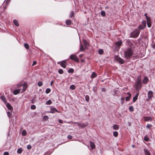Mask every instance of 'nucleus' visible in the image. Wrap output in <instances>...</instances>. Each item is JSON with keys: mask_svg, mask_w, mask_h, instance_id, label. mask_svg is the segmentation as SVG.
I'll return each mask as SVG.
<instances>
[{"mask_svg": "<svg viewBox=\"0 0 155 155\" xmlns=\"http://www.w3.org/2000/svg\"><path fill=\"white\" fill-rule=\"evenodd\" d=\"M130 97V96H128V97H126V101H128L129 100Z\"/></svg>", "mask_w": 155, "mask_h": 155, "instance_id": "nucleus-52", "label": "nucleus"}, {"mask_svg": "<svg viewBox=\"0 0 155 155\" xmlns=\"http://www.w3.org/2000/svg\"><path fill=\"white\" fill-rule=\"evenodd\" d=\"M25 47L27 49H28L29 48V46L28 44L25 43L24 44Z\"/></svg>", "mask_w": 155, "mask_h": 155, "instance_id": "nucleus-29", "label": "nucleus"}, {"mask_svg": "<svg viewBox=\"0 0 155 155\" xmlns=\"http://www.w3.org/2000/svg\"><path fill=\"white\" fill-rule=\"evenodd\" d=\"M43 118L44 120H46L48 119V117L47 116H43Z\"/></svg>", "mask_w": 155, "mask_h": 155, "instance_id": "nucleus-34", "label": "nucleus"}, {"mask_svg": "<svg viewBox=\"0 0 155 155\" xmlns=\"http://www.w3.org/2000/svg\"><path fill=\"white\" fill-rule=\"evenodd\" d=\"M52 103V101L50 100H49L46 101V104L47 105H50Z\"/></svg>", "mask_w": 155, "mask_h": 155, "instance_id": "nucleus-28", "label": "nucleus"}, {"mask_svg": "<svg viewBox=\"0 0 155 155\" xmlns=\"http://www.w3.org/2000/svg\"><path fill=\"white\" fill-rule=\"evenodd\" d=\"M113 135L114 137H117L118 135V133L117 131H114L113 132Z\"/></svg>", "mask_w": 155, "mask_h": 155, "instance_id": "nucleus-24", "label": "nucleus"}, {"mask_svg": "<svg viewBox=\"0 0 155 155\" xmlns=\"http://www.w3.org/2000/svg\"><path fill=\"white\" fill-rule=\"evenodd\" d=\"M68 72L69 73H73L74 72V70L72 68L70 69Z\"/></svg>", "mask_w": 155, "mask_h": 155, "instance_id": "nucleus-30", "label": "nucleus"}, {"mask_svg": "<svg viewBox=\"0 0 155 155\" xmlns=\"http://www.w3.org/2000/svg\"><path fill=\"white\" fill-rule=\"evenodd\" d=\"M90 145L91 147V148L92 150H93L95 148V145L94 144V142H92V141H90Z\"/></svg>", "mask_w": 155, "mask_h": 155, "instance_id": "nucleus-11", "label": "nucleus"}, {"mask_svg": "<svg viewBox=\"0 0 155 155\" xmlns=\"http://www.w3.org/2000/svg\"><path fill=\"white\" fill-rule=\"evenodd\" d=\"M53 81H51V86H52L53 84Z\"/></svg>", "mask_w": 155, "mask_h": 155, "instance_id": "nucleus-61", "label": "nucleus"}, {"mask_svg": "<svg viewBox=\"0 0 155 155\" xmlns=\"http://www.w3.org/2000/svg\"><path fill=\"white\" fill-rule=\"evenodd\" d=\"M27 148L28 149H30L31 148V147L30 145H28L27 146Z\"/></svg>", "mask_w": 155, "mask_h": 155, "instance_id": "nucleus-53", "label": "nucleus"}, {"mask_svg": "<svg viewBox=\"0 0 155 155\" xmlns=\"http://www.w3.org/2000/svg\"><path fill=\"white\" fill-rule=\"evenodd\" d=\"M42 82L41 81L39 82L38 83V86L39 87H41L42 85Z\"/></svg>", "mask_w": 155, "mask_h": 155, "instance_id": "nucleus-42", "label": "nucleus"}, {"mask_svg": "<svg viewBox=\"0 0 155 155\" xmlns=\"http://www.w3.org/2000/svg\"><path fill=\"white\" fill-rule=\"evenodd\" d=\"M145 27H144V26L143 27H142V26L141 25H139V26H138V28L139 29H143Z\"/></svg>", "mask_w": 155, "mask_h": 155, "instance_id": "nucleus-48", "label": "nucleus"}, {"mask_svg": "<svg viewBox=\"0 0 155 155\" xmlns=\"http://www.w3.org/2000/svg\"><path fill=\"white\" fill-rule=\"evenodd\" d=\"M1 99L5 103H6L7 101L6 98L4 96H2L1 97Z\"/></svg>", "mask_w": 155, "mask_h": 155, "instance_id": "nucleus-21", "label": "nucleus"}, {"mask_svg": "<svg viewBox=\"0 0 155 155\" xmlns=\"http://www.w3.org/2000/svg\"><path fill=\"white\" fill-rule=\"evenodd\" d=\"M132 147H134V146L133 145V146H132Z\"/></svg>", "mask_w": 155, "mask_h": 155, "instance_id": "nucleus-64", "label": "nucleus"}, {"mask_svg": "<svg viewBox=\"0 0 155 155\" xmlns=\"http://www.w3.org/2000/svg\"><path fill=\"white\" fill-rule=\"evenodd\" d=\"M139 93H137L136 95L133 98V101L134 102H135L137 99L139 95Z\"/></svg>", "mask_w": 155, "mask_h": 155, "instance_id": "nucleus-15", "label": "nucleus"}, {"mask_svg": "<svg viewBox=\"0 0 155 155\" xmlns=\"http://www.w3.org/2000/svg\"><path fill=\"white\" fill-rule=\"evenodd\" d=\"M83 41L84 44L85 45V47L87 48L89 46V44L87 41L85 39H83Z\"/></svg>", "mask_w": 155, "mask_h": 155, "instance_id": "nucleus-10", "label": "nucleus"}, {"mask_svg": "<svg viewBox=\"0 0 155 155\" xmlns=\"http://www.w3.org/2000/svg\"><path fill=\"white\" fill-rule=\"evenodd\" d=\"M85 100H86L87 101H89V96L87 95H86V96H85Z\"/></svg>", "mask_w": 155, "mask_h": 155, "instance_id": "nucleus-37", "label": "nucleus"}, {"mask_svg": "<svg viewBox=\"0 0 155 155\" xmlns=\"http://www.w3.org/2000/svg\"><path fill=\"white\" fill-rule=\"evenodd\" d=\"M70 57L71 60H73L77 62H79V59L76 55L71 54L70 56Z\"/></svg>", "mask_w": 155, "mask_h": 155, "instance_id": "nucleus-5", "label": "nucleus"}, {"mask_svg": "<svg viewBox=\"0 0 155 155\" xmlns=\"http://www.w3.org/2000/svg\"><path fill=\"white\" fill-rule=\"evenodd\" d=\"M22 134L23 136H25L26 134V132L25 130H23L22 132Z\"/></svg>", "mask_w": 155, "mask_h": 155, "instance_id": "nucleus-40", "label": "nucleus"}, {"mask_svg": "<svg viewBox=\"0 0 155 155\" xmlns=\"http://www.w3.org/2000/svg\"><path fill=\"white\" fill-rule=\"evenodd\" d=\"M22 151V150L21 148H19L17 150V153H21Z\"/></svg>", "mask_w": 155, "mask_h": 155, "instance_id": "nucleus-33", "label": "nucleus"}, {"mask_svg": "<svg viewBox=\"0 0 155 155\" xmlns=\"http://www.w3.org/2000/svg\"><path fill=\"white\" fill-rule=\"evenodd\" d=\"M147 21V22H150V18L149 17H147L146 18Z\"/></svg>", "mask_w": 155, "mask_h": 155, "instance_id": "nucleus-44", "label": "nucleus"}, {"mask_svg": "<svg viewBox=\"0 0 155 155\" xmlns=\"http://www.w3.org/2000/svg\"><path fill=\"white\" fill-rule=\"evenodd\" d=\"M80 50L81 51H83L84 50V46L82 45H80Z\"/></svg>", "mask_w": 155, "mask_h": 155, "instance_id": "nucleus-25", "label": "nucleus"}, {"mask_svg": "<svg viewBox=\"0 0 155 155\" xmlns=\"http://www.w3.org/2000/svg\"><path fill=\"white\" fill-rule=\"evenodd\" d=\"M144 16L146 17V18H147V17H148L147 16V13L144 14Z\"/></svg>", "mask_w": 155, "mask_h": 155, "instance_id": "nucleus-58", "label": "nucleus"}, {"mask_svg": "<svg viewBox=\"0 0 155 155\" xmlns=\"http://www.w3.org/2000/svg\"><path fill=\"white\" fill-rule=\"evenodd\" d=\"M113 128L114 130H117L119 129V127L117 125L114 124L113 126Z\"/></svg>", "mask_w": 155, "mask_h": 155, "instance_id": "nucleus-19", "label": "nucleus"}, {"mask_svg": "<svg viewBox=\"0 0 155 155\" xmlns=\"http://www.w3.org/2000/svg\"><path fill=\"white\" fill-rule=\"evenodd\" d=\"M51 89L49 88H47L46 90V91H45V92H46V93H47V94H48L49 93L50 91H51Z\"/></svg>", "mask_w": 155, "mask_h": 155, "instance_id": "nucleus-38", "label": "nucleus"}, {"mask_svg": "<svg viewBox=\"0 0 155 155\" xmlns=\"http://www.w3.org/2000/svg\"><path fill=\"white\" fill-rule=\"evenodd\" d=\"M148 81L149 79L147 77L145 76L144 77V79L143 80V83L146 84L148 82Z\"/></svg>", "mask_w": 155, "mask_h": 155, "instance_id": "nucleus-12", "label": "nucleus"}, {"mask_svg": "<svg viewBox=\"0 0 155 155\" xmlns=\"http://www.w3.org/2000/svg\"><path fill=\"white\" fill-rule=\"evenodd\" d=\"M133 51L132 49L128 48L125 51L124 56L125 58L127 59H130L133 55Z\"/></svg>", "mask_w": 155, "mask_h": 155, "instance_id": "nucleus-1", "label": "nucleus"}, {"mask_svg": "<svg viewBox=\"0 0 155 155\" xmlns=\"http://www.w3.org/2000/svg\"><path fill=\"white\" fill-rule=\"evenodd\" d=\"M136 85V90H139L140 89L142 86L140 77L139 76L138 77Z\"/></svg>", "mask_w": 155, "mask_h": 155, "instance_id": "nucleus-2", "label": "nucleus"}, {"mask_svg": "<svg viewBox=\"0 0 155 155\" xmlns=\"http://www.w3.org/2000/svg\"><path fill=\"white\" fill-rule=\"evenodd\" d=\"M6 107L8 109L10 110H11L13 109V108L12 106L10 105L9 103H8L6 105Z\"/></svg>", "mask_w": 155, "mask_h": 155, "instance_id": "nucleus-20", "label": "nucleus"}, {"mask_svg": "<svg viewBox=\"0 0 155 155\" xmlns=\"http://www.w3.org/2000/svg\"><path fill=\"white\" fill-rule=\"evenodd\" d=\"M72 137H73L71 135H68V138L69 139H72Z\"/></svg>", "mask_w": 155, "mask_h": 155, "instance_id": "nucleus-50", "label": "nucleus"}, {"mask_svg": "<svg viewBox=\"0 0 155 155\" xmlns=\"http://www.w3.org/2000/svg\"><path fill=\"white\" fill-rule=\"evenodd\" d=\"M114 58L117 61L121 64H123L124 63V60L122 58L117 56H116L114 57Z\"/></svg>", "mask_w": 155, "mask_h": 155, "instance_id": "nucleus-4", "label": "nucleus"}, {"mask_svg": "<svg viewBox=\"0 0 155 155\" xmlns=\"http://www.w3.org/2000/svg\"><path fill=\"white\" fill-rule=\"evenodd\" d=\"M144 151L145 155H150V152L148 149H144Z\"/></svg>", "mask_w": 155, "mask_h": 155, "instance_id": "nucleus-16", "label": "nucleus"}, {"mask_svg": "<svg viewBox=\"0 0 155 155\" xmlns=\"http://www.w3.org/2000/svg\"><path fill=\"white\" fill-rule=\"evenodd\" d=\"M129 110L131 112H132L134 110V107L133 106H131L129 107Z\"/></svg>", "mask_w": 155, "mask_h": 155, "instance_id": "nucleus-27", "label": "nucleus"}, {"mask_svg": "<svg viewBox=\"0 0 155 155\" xmlns=\"http://www.w3.org/2000/svg\"><path fill=\"white\" fill-rule=\"evenodd\" d=\"M153 96V92L151 91H149L148 93V97L149 99L152 98Z\"/></svg>", "mask_w": 155, "mask_h": 155, "instance_id": "nucleus-9", "label": "nucleus"}, {"mask_svg": "<svg viewBox=\"0 0 155 155\" xmlns=\"http://www.w3.org/2000/svg\"><path fill=\"white\" fill-rule=\"evenodd\" d=\"M144 140L146 141H148L149 140V139L147 137V136H145L144 137Z\"/></svg>", "mask_w": 155, "mask_h": 155, "instance_id": "nucleus-32", "label": "nucleus"}, {"mask_svg": "<svg viewBox=\"0 0 155 155\" xmlns=\"http://www.w3.org/2000/svg\"><path fill=\"white\" fill-rule=\"evenodd\" d=\"M15 25L16 26H18L19 25L18 21L16 20H14L13 21Z\"/></svg>", "mask_w": 155, "mask_h": 155, "instance_id": "nucleus-22", "label": "nucleus"}, {"mask_svg": "<svg viewBox=\"0 0 155 155\" xmlns=\"http://www.w3.org/2000/svg\"><path fill=\"white\" fill-rule=\"evenodd\" d=\"M144 120L146 121H151L152 120V117H143Z\"/></svg>", "mask_w": 155, "mask_h": 155, "instance_id": "nucleus-7", "label": "nucleus"}, {"mask_svg": "<svg viewBox=\"0 0 155 155\" xmlns=\"http://www.w3.org/2000/svg\"><path fill=\"white\" fill-rule=\"evenodd\" d=\"M101 15L103 16H105V13L104 11H102L101 12Z\"/></svg>", "mask_w": 155, "mask_h": 155, "instance_id": "nucleus-36", "label": "nucleus"}, {"mask_svg": "<svg viewBox=\"0 0 155 155\" xmlns=\"http://www.w3.org/2000/svg\"><path fill=\"white\" fill-rule=\"evenodd\" d=\"M31 103H32V104H33L34 103V101L33 100H31Z\"/></svg>", "mask_w": 155, "mask_h": 155, "instance_id": "nucleus-63", "label": "nucleus"}, {"mask_svg": "<svg viewBox=\"0 0 155 155\" xmlns=\"http://www.w3.org/2000/svg\"><path fill=\"white\" fill-rule=\"evenodd\" d=\"M36 108V106L34 105H32L31 107V108L32 110H34Z\"/></svg>", "mask_w": 155, "mask_h": 155, "instance_id": "nucleus-35", "label": "nucleus"}, {"mask_svg": "<svg viewBox=\"0 0 155 155\" xmlns=\"http://www.w3.org/2000/svg\"><path fill=\"white\" fill-rule=\"evenodd\" d=\"M152 47L154 49H155V44L153 45H152Z\"/></svg>", "mask_w": 155, "mask_h": 155, "instance_id": "nucleus-57", "label": "nucleus"}, {"mask_svg": "<svg viewBox=\"0 0 155 155\" xmlns=\"http://www.w3.org/2000/svg\"><path fill=\"white\" fill-rule=\"evenodd\" d=\"M22 85V84H21L19 83L17 85V87H18V88L19 87H21Z\"/></svg>", "mask_w": 155, "mask_h": 155, "instance_id": "nucleus-49", "label": "nucleus"}, {"mask_svg": "<svg viewBox=\"0 0 155 155\" xmlns=\"http://www.w3.org/2000/svg\"><path fill=\"white\" fill-rule=\"evenodd\" d=\"M115 44L117 46L119 47L122 45V42L121 41H120L115 42Z\"/></svg>", "mask_w": 155, "mask_h": 155, "instance_id": "nucleus-17", "label": "nucleus"}, {"mask_svg": "<svg viewBox=\"0 0 155 155\" xmlns=\"http://www.w3.org/2000/svg\"><path fill=\"white\" fill-rule=\"evenodd\" d=\"M84 61H85L84 59H81V62H84Z\"/></svg>", "mask_w": 155, "mask_h": 155, "instance_id": "nucleus-59", "label": "nucleus"}, {"mask_svg": "<svg viewBox=\"0 0 155 155\" xmlns=\"http://www.w3.org/2000/svg\"><path fill=\"white\" fill-rule=\"evenodd\" d=\"M21 91V89H16L14 90L13 93L14 95H16L19 94Z\"/></svg>", "mask_w": 155, "mask_h": 155, "instance_id": "nucleus-14", "label": "nucleus"}, {"mask_svg": "<svg viewBox=\"0 0 155 155\" xmlns=\"http://www.w3.org/2000/svg\"><path fill=\"white\" fill-rule=\"evenodd\" d=\"M37 62L35 61H33V63L32 64V66H34L36 64Z\"/></svg>", "mask_w": 155, "mask_h": 155, "instance_id": "nucleus-54", "label": "nucleus"}, {"mask_svg": "<svg viewBox=\"0 0 155 155\" xmlns=\"http://www.w3.org/2000/svg\"><path fill=\"white\" fill-rule=\"evenodd\" d=\"M7 114L9 117H10L11 116V114L9 111H8L7 112Z\"/></svg>", "mask_w": 155, "mask_h": 155, "instance_id": "nucleus-51", "label": "nucleus"}, {"mask_svg": "<svg viewBox=\"0 0 155 155\" xmlns=\"http://www.w3.org/2000/svg\"><path fill=\"white\" fill-rule=\"evenodd\" d=\"M58 64H60L61 67L64 68H65L66 65L67 64L66 62V60L61 61V62H58Z\"/></svg>", "mask_w": 155, "mask_h": 155, "instance_id": "nucleus-6", "label": "nucleus"}, {"mask_svg": "<svg viewBox=\"0 0 155 155\" xmlns=\"http://www.w3.org/2000/svg\"><path fill=\"white\" fill-rule=\"evenodd\" d=\"M152 125L151 124H147V127L148 129H150V127H152Z\"/></svg>", "mask_w": 155, "mask_h": 155, "instance_id": "nucleus-45", "label": "nucleus"}, {"mask_svg": "<svg viewBox=\"0 0 155 155\" xmlns=\"http://www.w3.org/2000/svg\"><path fill=\"white\" fill-rule=\"evenodd\" d=\"M51 111L49 112V113H54L55 112H57L59 113V112L58 111L56 108H51Z\"/></svg>", "mask_w": 155, "mask_h": 155, "instance_id": "nucleus-8", "label": "nucleus"}, {"mask_svg": "<svg viewBox=\"0 0 155 155\" xmlns=\"http://www.w3.org/2000/svg\"><path fill=\"white\" fill-rule=\"evenodd\" d=\"M58 72L60 74H62L63 73V71L62 69H59L58 71Z\"/></svg>", "mask_w": 155, "mask_h": 155, "instance_id": "nucleus-39", "label": "nucleus"}, {"mask_svg": "<svg viewBox=\"0 0 155 155\" xmlns=\"http://www.w3.org/2000/svg\"><path fill=\"white\" fill-rule=\"evenodd\" d=\"M65 23L66 25H69L71 24V20L68 19L66 21Z\"/></svg>", "mask_w": 155, "mask_h": 155, "instance_id": "nucleus-18", "label": "nucleus"}, {"mask_svg": "<svg viewBox=\"0 0 155 155\" xmlns=\"http://www.w3.org/2000/svg\"><path fill=\"white\" fill-rule=\"evenodd\" d=\"M58 121V122L62 124L63 123L62 121L61 120H60V119Z\"/></svg>", "mask_w": 155, "mask_h": 155, "instance_id": "nucleus-56", "label": "nucleus"}, {"mask_svg": "<svg viewBox=\"0 0 155 155\" xmlns=\"http://www.w3.org/2000/svg\"><path fill=\"white\" fill-rule=\"evenodd\" d=\"M82 54H80V55H79V57L80 58H81L82 57Z\"/></svg>", "mask_w": 155, "mask_h": 155, "instance_id": "nucleus-62", "label": "nucleus"}, {"mask_svg": "<svg viewBox=\"0 0 155 155\" xmlns=\"http://www.w3.org/2000/svg\"><path fill=\"white\" fill-rule=\"evenodd\" d=\"M104 53V51L102 49H100L98 51V53L100 54H102Z\"/></svg>", "mask_w": 155, "mask_h": 155, "instance_id": "nucleus-26", "label": "nucleus"}, {"mask_svg": "<svg viewBox=\"0 0 155 155\" xmlns=\"http://www.w3.org/2000/svg\"><path fill=\"white\" fill-rule=\"evenodd\" d=\"M124 98L123 97H122L121 98V100L122 101L121 104H123L124 103Z\"/></svg>", "mask_w": 155, "mask_h": 155, "instance_id": "nucleus-46", "label": "nucleus"}, {"mask_svg": "<svg viewBox=\"0 0 155 155\" xmlns=\"http://www.w3.org/2000/svg\"><path fill=\"white\" fill-rule=\"evenodd\" d=\"M23 88L21 90V93H22L24 92L27 88V85L26 84H24L23 85Z\"/></svg>", "mask_w": 155, "mask_h": 155, "instance_id": "nucleus-13", "label": "nucleus"}, {"mask_svg": "<svg viewBox=\"0 0 155 155\" xmlns=\"http://www.w3.org/2000/svg\"><path fill=\"white\" fill-rule=\"evenodd\" d=\"M127 94L129 95V96L131 97V94L130 93L128 92Z\"/></svg>", "mask_w": 155, "mask_h": 155, "instance_id": "nucleus-60", "label": "nucleus"}, {"mask_svg": "<svg viewBox=\"0 0 155 155\" xmlns=\"http://www.w3.org/2000/svg\"><path fill=\"white\" fill-rule=\"evenodd\" d=\"M97 76V74L94 72H93L92 74L91 78H95Z\"/></svg>", "mask_w": 155, "mask_h": 155, "instance_id": "nucleus-23", "label": "nucleus"}, {"mask_svg": "<svg viewBox=\"0 0 155 155\" xmlns=\"http://www.w3.org/2000/svg\"><path fill=\"white\" fill-rule=\"evenodd\" d=\"M142 23L144 27L146 26V21H145L144 20L142 21Z\"/></svg>", "mask_w": 155, "mask_h": 155, "instance_id": "nucleus-47", "label": "nucleus"}, {"mask_svg": "<svg viewBox=\"0 0 155 155\" xmlns=\"http://www.w3.org/2000/svg\"><path fill=\"white\" fill-rule=\"evenodd\" d=\"M3 155H9V153L7 152H5L4 153Z\"/></svg>", "mask_w": 155, "mask_h": 155, "instance_id": "nucleus-55", "label": "nucleus"}, {"mask_svg": "<svg viewBox=\"0 0 155 155\" xmlns=\"http://www.w3.org/2000/svg\"><path fill=\"white\" fill-rule=\"evenodd\" d=\"M70 88L72 90H74L75 88V87L74 85H71L70 86Z\"/></svg>", "mask_w": 155, "mask_h": 155, "instance_id": "nucleus-31", "label": "nucleus"}, {"mask_svg": "<svg viewBox=\"0 0 155 155\" xmlns=\"http://www.w3.org/2000/svg\"><path fill=\"white\" fill-rule=\"evenodd\" d=\"M74 15V12L73 11L71 12L70 14V17L71 18Z\"/></svg>", "mask_w": 155, "mask_h": 155, "instance_id": "nucleus-43", "label": "nucleus"}, {"mask_svg": "<svg viewBox=\"0 0 155 155\" xmlns=\"http://www.w3.org/2000/svg\"><path fill=\"white\" fill-rule=\"evenodd\" d=\"M140 31L137 30H135L130 33V37L133 38H136L138 37Z\"/></svg>", "mask_w": 155, "mask_h": 155, "instance_id": "nucleus-3", "label": "nucleus"}, {"mask_svg": "<svg viewBox=\"0 0 155 155\" xmlns=\"http://www.w3.org/2000/svg\"><path fill=\"white\" fill-rule=\"evenodd\" d=\"M147 26L149 28H150L151 27V21L150 22H147Z\"/></svg>", "mask_w": 155, "mask_h": 155, "instance_id": "nucleus-41", "label": "nucleus"}]
</instances>
